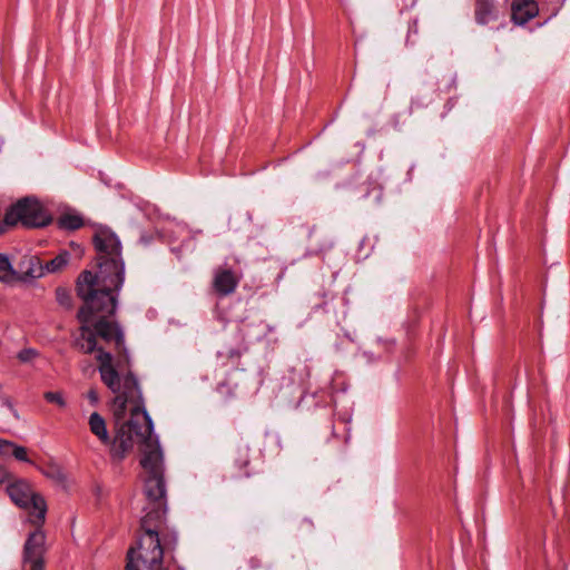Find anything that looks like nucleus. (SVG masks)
I'll return each instance as SVG.
<instances>
[{"instance_id":"6ab92c4d","label":"nucleus","mask_w":570,"mask_h":570,"mask_svg":"<svg viewBox=\"0 0 570 570\" xmlns=\"http://www.w3.org/2000/svg\"><path fill=\"white\" fill-rule=\"evenodd\" d=\"M13 279V266L6 255L0 254V281Z\"/></svg>"},{"instance_id":"9b49d317","label":"nucleus","mask_w":570,"mask_h":570,"mask_svg":"<svg viewBox=\"0 0 570 570\" xmlns=\"http://www.w3.org/2000/svg\"><path fill=\"white\" fill-rule=\"evenodd\" d=\"M475 21L479 24H488L498 19V11L494 7L493 0H476L475 1Z\"/></svg>"},{"instance_id":"412c9836","label":"nucleus","mask_w":570,"mask_h":570,"mask_svg":"<svg viewBox=\"0 0 570 570\" xmlns=\"http://www.w3.org/2000/svg\"><path fill=\"white\" fill-rule=\"evenodd\" d=\"M35 355H36L35 350H32V348H24V350H22V351H20L18 353V358L21 362H29L30 360L33 358Z\"/></svg>"},{"instance_id":"a211bd4d","label":"nucleus","mask_w":570,"mask_h":570,"mask_svg":"<svg viewBox=\"0 0 570 570\" xmlns=\"http://www.w3.org/2000/svg\"><path fill=\"white\" fill-rule=\"evenodd\" d=\"M56 301L65 309H71L72 307L71 292L65 287L56 288Z\"/></svg>"},{"instance_id":"f03ea898","label":"nucleus","mask_w":570,"mask_h":570,"mask_svg":"<svg viewBox=\"0 0 570 570\" xmlns=\"http://www.w3.org/2000/svg\"><path fill=\"white\" fill-rule=\"evenodd\" d=\"M115 289H94L92 297L97 299L94 306H88L87 299L78 295L83 305L77 314L81 323L75 346L85 354L97 352L98 371L102 379L101 368L106 365L117 375L120 392H127L126 380L131 377L142 395L137 377L130 371V361L125 345V335L118 323L108 320L117 307ZM104 383V380H101Z\"/></svg>"},{"instance_id":"f257e3e1","label":"nucleus","mask_w":570,"mask_h":570,"mask_svg":"<svg viewBox=\"0 0 570 570\" xmlns=\"http://www.w3.org/2000/svg\"><path fill=\"white\" fill-rule=\"evenodd\" d=\"M101 374L104 384L115 394L112 411L117 421L125 417L127 405H132L129 420L117 423L115 439L110 446V458L115 462H120L132 451L135 444L139 445L142 453L140 464L148 474L145 481V494L149 503L145 515L153 514L154 521L165 522L164 456L158 439L154 435V424L145 409L144 397L131 377L125 383L127 392H120L117 375L110 367L105 365Z\"/></svg>"},{"instance_id":"39448f33","label":"nucleus","mask_w":570,"mask_h":570,"mask_svg":"<svg viewBox=\"0 0 570 570\" xmlns=\"http://www.w3.org/2000/svg\"><path fill=\"white\" fill-rule=\"evenodd\" d=\"M7 492L14 504L29 512L30 522L37 527L45 522L47 503L43 497L35 492L26 480L18 479L10 482Z\"/></svg>"},{"instance_id":"f3484780","label":"nucleus","mask_w":570,"mask_h":570,"mask_svg":"<svg viewBox=\"0 0 570 570\" xmlns=\"http://www.w3.org/2000/svg\"><path fill=\"white\" fill-rule=\"evenodd\" d=\"M58 225L62 229L76 230L83 225V220L79 215L66 214L59 217Z\"/></svg>"},{"instance_id":"6e6552de","label":"nucleus","mask_w":570,"mask_h":570,"mask_svg":"<svg viewBox=\"0 0 570 570\" xmlns=\"http://www.w3.org/2000/svg\"><path fill=\"white\" fill-rule=\"evenodd\" d=\"M243 274L228 264L217 266L213 272V288L219 296L233 294L240 283Z\"/></svg>"},{"instance_id":"f8f14e48","label":"nucleus","mask_w":570,"mask_h":570,"mask_svg":"<svg viewBox=\"0 0 570 570\" xmlns=\"http://www.w3.org/2000/svg\"><path fill=\"white\" fill-rule=\"evenodd\" d=\"M89 428L91 433L96 435L102 444L108 445L109 448L111 446L115 436L110 439L106 422L99 413L94 412L90 414Z\"/></svg>"},{"instance_id":"4468645a","label":"nucleus","mask_w":570,"mask_h":570,"mask_svg":"<svg viewBox=\"0 0 570 570\" xmlns=\"http://www.w3.org/2000/svg\"><path fill=\"white\" fill-rule=\"evenodd\" d=\"M11 450L12 455L21 462H29L27 449L21 445H17L11 441L0 439V455L9 454Z\"/></svg>"},{"instance_id":"b1692460","label":"nucleus","mask_w":570,"mask_h":570,"mask_svg":"<svg viewBox=\"0 0 570 570\" xmlns=\"http://www.w3.org/2000/svg\"><path fill=\"white\" fill-rule=\"evenodd\" d=\"M3 403H4V405H7V406H8V409L12 412V414H13L16 417H18L17 411L14 410V407H13L12 403H11L9 400H6Z\"/></svg>"},{"instance_id":"1a4fd4ad","label":"nucleus","mask_w":570,"mask_h":570,"mask_svg":"<svg viewBox=\"0 0 570 570\" xmlns=\"http://www.w3.org/2000/svg\"><path fill=\"white\" fill-rule=\"evenodd\" d=\"M45 275V267L39 257L35 255H24L19 258L13 267V278L19 281H32Z\"/></svg>"},{"instance_id":"9d476101","label":"nucleus","mask_w":570,"mask_h":570,"mask_svg":"<svg viewBox=\"0 0 570 570\" xmlns=\"http://www.w3.org/2000/svg\"><path fill=\"white\" fill-rule=\"evenodd\" d=\"M512 20L517 24H524L538 14V6L533 0H513Z\"/></svg>"},{"instance_id":"2eb2a0df","label":"nucleus","mask_w":570,"mask_h":570,"mask_svg":"<svg viewBox=\"0 0 570 570\" xmlns=\"http://www.w3.org/2000/svg\"><path fill=\"white\" fill-rule=\"evenodd\" d=\"M42 473L57 484L62 488L68 487V476L63 469L57 463H49L43 470Z\"/></svg>"},{"instance_id":"7ed1b4c3","label":"nucleus","mask_w":570,"mask_h":570,"mask_svg":"<svg viewBox=\"0 0 570 570\" xmlns=\"http://www.w3.org/2000/svg\"><path fill=\"white\" fill-rule=\"evenodd\" d=\"M94 243L98 256V271H85L77 281V294L87 299L88 306H94L97 299L92 297L94 289H115L119 292L125 281V264L121 258V244L115 233L102 229L96 233Z\"/></svg>"},{"instance_id":"aec40b11","label":"nucleus","mask_w":570,"mask_h":570,"mask_svg":"<svg viewBox=\"0 0 570 570\" xmlns=\"http://www.w3.org/2000/svg\"><path fill=\"white\" fill-rule=\"evenodd\" d=\"M43 396L49 403H55L60 407L66 405L65 399L60 392H46Z\"/></svg>"},{"instance_id":"20e7f679","label":"nucleus","mask_w":570,"mask_h":570,"mask_svg":"<svg viewBox=\"0 0 570 570\" xmlns=\"http://www.w3.org/2000/svg\"><path fill=\"white\" fill-rule=\"evenodd\" d=\"M165 522L154 521L153 514L144 515L140 521L141 533L135 546L127 551L126 570H167L164 566L165 549L177 544L176 533H164Z\"/></svg>"},{"instance_id":"ddd939ff","label":"nucleus","mask_w":570,"mask_h":570,"mask_svg":"<svg viewBox=\"0 0 570 570\" xmlns=\"http://www.w3.org/2000/svg\"><path fill=\"white\" fill-rule=\"evenodd\" d=\"M248 452L249 448L247 445L243 444L238 446L237 458L234 461V466L237 469V471L233 473L234 478L250 476V472L247 469L249 464Z\"/></svg>"},{"instance_id":"423d86ee","label":"nucleus","mask_w":570,"mask_h":570,"mask_svg":"<svg viewBox=\"0 0 570 570\" xmlns=\"http://www.w3.org/2000/svg\"><path fill=\"white\" fill-rule=\"evenodd\" d=\"M49 216L38 199L24 197L13 204L4 214L6 225L22 224L27 227H41L49 223Z\"/></svg>"},{"instance_id":"0eeeda50","label":"nucleus","mask_w":570,"mask_h":570,"mask_svg":"<svg viewBox=\"0 0 570 570\" xmlns=\"http://www.w3.org/2000/svg\"><path fill=\"white\" fill-rule=\"evenodd\" d=\"M46 535L39 528L24 542L21 570H45Z\"/></svg>"},{"instance_id":"4be33fe9","label":"nucleus","mask_w":570,"mask_h":570,"mask_svg":"<svg viewBox=\"0 0 570 570\" xmlns=\"http://www.w3.org/2000/svg\"><path fill=\"white\" fill-rule=\"evenodd\" d=\"M9 480H10L9 472L4 468L0 466V484L7 482Z\"/></svg>"},{"instance_id":"5701e85b","label":"nucleus","mask_w":570,"mask_h":570,"mask_svg":"<svg viewBox=\"0 0 570 570\" xmlns=\"http://www.w3.org/2000/svg\"><path fill=\"white\" fill-rule=\"evenodd\" d=\"M88 399L92 402V403H96L98 401V394L95 390H90L88 392Z\"/></svg>"},{"instance_id":"dca6fc26","label":"nucleus","mask_w":570,"mask_h":570,"mask_svg":"<svg viewBox=\"0 0 570 570\" xmlns=\"http://www.w3.org/2000/svg\"><path fill=\"white\" fill-rule=\"evenodd\" d=\"M70 261V254L66 250L59 253L55 258L47 262L45 267V274L46 273H57L62 271Z\"/></svg>"},{"instance_id":"393cba45","label":"nucleus","mask_w":570,"mask_h":570,"mask_svg":"<svg viewBox=\"0 0 570 570\" xmlns=\"http://www.w3.org/2000/svg\"><path fill=\"white\" fill-rule=\"evenodd\" d=\"M228 356H229L230 358H238V357L240 356V354H239V352H238L237 350H234V348H233V350H230V351L228 352Z\"/></svg>"}]
</instances>
